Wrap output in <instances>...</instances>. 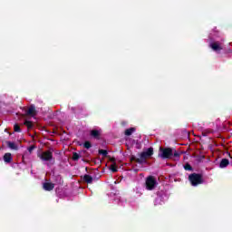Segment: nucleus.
Listing matches in <instances>:
<instances>
[{
    "label": "nucleus",
    "mask_w": 232,
    "mask_h": 232,
    "mask_svg": "<svg viewBox=\"0 0 232 232\" xmlns=\"http://www.w3.org/2000/svg\"><path fill=\"white\" fill-rule=\"evenodd\" d=\"M153 155V148H149L146 151H143L136 156H130V162H137L138 164H146L148 159Z\"/></svg>",
    "instance_id": "f257e3e1"
},
{
    "label": "nucleus",
    "mask_w": 232,
    "mask_h": 232,
    "mask_svg": "<svg viewBox=\"0 0 232 232\" xmlns=\"http://www.w3.org/2000/svg\"><path fill=\"white\" fill-rule=\"evenodd\" d=\"M188 180L191 186H198L204 183V179L200 173H192L188 175Z\"/></svg>",
    "instance_id": "f03ea898"
},
{
    "label": "nucleus",
    "mask_w": 232,
    "mask_h": 232,
    "mask_svg": "<svg viewBox=\"0 0 232 232\" xmlns=\"http://www.w3.org/2000/svg\"><path fill=\"white\" fill-rule=\"evenodd\" d=\"M159 185L157 179L154 176H149L145 179V188L148 191H153Z\"/></svg>",
    "instance_id": "7ed1b4c3"
},
{
    "label": "nucleus",
    "mask_w": 232,
    "mask_h": 232,
    "mask_svg": "<svg viewBox=\"0 0 232 232\" xmlns=\"http://www.w3.org/2000/svg\"><path fill=\"white\" fill-rule=\"evenodd\" d=\"M159 157H160V159H163V160L172 159V157H173V149L160 147Z\"/></svg>",
    "instance_id": "20e7f679"
},
{
    "label": "nucleus",
    "mask_w": 232,
    "mask_h": 232,
    "mask_svg": "<svg viewBox=\"0 0 232 232\" xmlns=\"http://www.w3.org/2000/svg\"><path fill=\"white\" fill-rule=\"evenodd\" d=\"M38 157L44 162H50L53 160V150H45L41 154H38Z\"/></svg>",
    "instance_id": "39448f33"
},
{
    "label": "nucleus",
    "mask_w": 232,
    "mask_h": 232,
    "mask_svg": "<svg viewBox=\"0 0 232 232\" xmlns=\"http://www.w3.org/2000/svg\"><path fill=\"white\" fill-rule=\"evenodd\" d=\"M209 48H211L213 52H221V50H224V47H222V44L220 42L210 43Z\"/></svg>",
    "instance_id": "423d86ee"
},
{
    "label": "nucleus",
    "mask_w": 232,
    "mask_h": 232,
    "mask_svg": "<svg viewBox=\"0 0 232 232\" xmlns=\"http://www.w3.org/2000/svg\"><path fill=\"white\" fill-rule=\"evenodd\" d=\"M25 115H28L29 117H35V115H37V110L35 109V105L31 104L28 110L25 111Z\"/></svg>",
    "instance_id": "0eeeda50"
},
{
    "label": "nucleus",
    "mask_w": 232,
    "mask_h": 232,
    "mask_svg": "<svg viewBox=\"0 0 232 232\" xmlns=\"http://www.w3.org/2000/svg\"><path fill=\"white\" fill-rule=\"evenodd\" d=\"M43 188L45 191H53V188H55V184L51 182H45L43 184Z\"/></svg>",
    "instance_id": "6e6552de"
},
{
    "label": "nucleus",
    "mask_w": 232,
    "mask_h": 232,
    "mask_svg": "<svg viewBox=\"0 0 232 232\" xmlns=\"http://www.w3.org/2000/svg\"><path fill=\"white\" fill-rule=\"evenodd\" d=\"M91 137L96 139L97 140H101V132L98 130H91Z\"/></svg>",
    "instance_id": "1a4fd4ad"
},
{
    "label": "nucleus",
    "mask_w": 232,
    "mask_h": 232,
    "mask_svg": "<svg viewBox=\"0 0 232 232\" xmlns=\"http://www.w3.org/2000/svg\"><path fill=\"white\" fill-rule=\"evenodd\" d=\"M4 161L6 162V164H10L12 162V153L7 152L4 155Z\"/></svg>",
    "instance_id": "9d476101"
},
{
    "label": "nucleus",
    "mask_w": 232,
    "mask_h": 232,
    "mask_svg": "<svg viewBox=\"0 0 232 232\" xmlns=\"http://www.w3.org/2000/svg\"><path fill=\"white\" fill-rule=\"evenodd\" d=\"M228 164H229V160L222 159L219 163V168H221V169L227 168Z\"/></svg>",
    "instance_id": "9b49d317"
},
{
    "label": "nucleus",
    "mask_w": 232,
    "mask_h": 232,
    "mask_svg": "<svg viewBox=\"0 0 232 232\" xmlns=\"http://www.w3.org/2000/svg\"><path fill=\"white\" fill-rule=\"evenodd\" d=\"M83 181L86 182V184H92L93 183V178L88 174H85L83 176Z\"/></svg>",
    "instance_id": "f8f14e48"
},
{
    "label": "nucleus",
    "mask_w": 232,
    "mask_h": 232,
    "mask_svg": "<svg viewBox=\"0 0 232 232\" xmlns=\"http://www.w3.org/2000/svg\"><path fill=\"white\" fill-rule=\"evenodd\" d=\"M7 146L8 148H10V150H14L15 151L19 150V147H17V145L14 141H7Z\"/></svg>",
    "instance_id": "ddd939ff"
},
{
    "label": "nucleus",
    "mask_w": 232,
    "mask_h": 232,
    "mask_svg": "<svg viewBox=\"0 0 232 232\" xmlns=\"http://www.w3.org/2000/svg\"><path fill=\"white\" fill-rule=\"evenodd\" d=\"M135 128L131 127L130 129L125 130L124 133L127 137H130V135H132L133 132H135Z\"/></svg>",
    "instance_id": "4468645a"
},
{
    "label": "nucleus",
    "mask_w": 232,
    "mask_h": 232,
    "mask_svg": "<svg viewBox=\"0 0 232 232\" xmlns=\"http://www.w3.org/2000/svg\"><path fill=\"white\" fill-rule=\"evenodd\" d=\"M24 125L26 126L28 130H32L34 128V123L30 121H25Z\"/></svg>",
    "instance_id": "2eb2a0df"
},
{
    "label": "nucleus",
    "mask_w": 232,
    "mask_h": 232,
    "mask_svg": "<svg viewBox=\"0 0 232 232\" xmlns=\"http://www.w3.org/2000/svg\"><path fill=\"white\" fill-rule=\"evenodd\" d=\"M79 159H81V155L77 152H73L72 153V160H74V162H77V160H79Z\"/></svg>",
    "instance_id": "dca6fc26"
},
{
    "label": "nucleus",
    "mask_w": 232,
    "mask_h": 232,
    "mask_svg": "<svg viewBox=\"0 0 232 232\" xmlns=\"http://www.w3.org/2000/svg\"><path fill=\"white\" fill-rule=\"evenodd\" d=\"M184 169H185V171H193V167H191V165L189 163H186L184 165Z\"/></svg>",
    "instance_id": "f3484780"
},
{
    "label": "nucleus",
    "mask_w": 232,
    "mask_h": 232,
    "mask_svg": "<svg viewBox=\"0 0 232 232\" xmlns=\"http://www.w3.org/2000/svg\"><path fill=\"white\" fill-rule=\"evenodd\" d=\"M98 153L100 155H102L103 157H108V150H99Z\"/></svg>",
    "instance_id": "a211bd4d"
},
{
    "label": "nucleus",
    "mask_w": 232,
    "mask_h": 232,
    "mask_svg": "<svg viewBox=\"0 0 232 232\" xmlns=\"http://www.w3.org/2000/svg\"><path fill=\"white\" fill-rule=\"evenodd\" d=\"M83 147L86 149V150H90V148H92V142H90V141H85L84 143H83Z\"/></svg>",
    "instance_id": "6ab92c4d"
},
{
    "label": "nucleus",
    "mask_w": 232,
    "mask_h": 232,
    "mask_svg": "<svg viewBox=\"0 0 232 232\" xmlns=\"http://www.w3.org/2000/svg\"><path fill=\"white\" fill-rule=\"evenodd\" d=\"M14 131H16V133H21V127L19 126V124H14Z\"/></svg>",
    "instance_id": "aec40b11"
},
{
    "label": "nucleus",
    "mask_w": 232,
    "mask_h": 232,
    "mask_svg": "<svg viewBox=\"0 0 232 232\" xmlns=\"http://www.w3.org/2000/svg\"><path fill=\"white\" fill-rule=\"evenodd\" d=\"M111 170L112 171V173H117L118 171L117 165L115 164L111 165Z\"/></svg>",
    "instance_id": "412c9836"
},
{
    "label": "nucleus",
    "mask_w": 232,
    "mask_h": 232,
    "mask_svg": "<svg viewBox=\"0 0 232 232\" xmlns=\"http://www.w3.org/2000/svg\"><path fill=\"white\" fill-rule=\"evenodd\" d=\"M29 153H32L35 150V145H31L28 149Z\"/></svg>",
    "instance_id": "4be33fe9"
},
{
    "label": "nucleus",
    "mask_w": 232,
    "mask_h": 232,
    "mask_svg": "<svg viewBox=\"0 0 232 232\" xmlns=\"http://www.w3.org/2000/svg\"><path fill=\"white\" fill-rule=\"evenodd\" d=\"M172 157H175L176 159H179L180 157V153H179L177 150L173 152Z\"/></svg>",
    "instance_id": "5701e85b"
},
{
    "label": "nucleus",
    "mask_w": 232,
    "mask_h": 232,
    "mask_svg": "<svg viewBox=\"0 0 232 232\" xmlns=\"http://www.w3.org/2000/svg\"><path fill=\"white\" fill-rule=\"evenodd\" d=\"M111 160V162H115V159H112V160Z\"/></svg>",
    "instance_id": "b1692460"
}]
</instances>
